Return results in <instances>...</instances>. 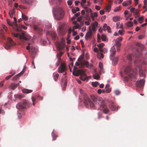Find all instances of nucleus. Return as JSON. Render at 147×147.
<instances>
[{
  "mask_svg": "<svg viewBox=\"0 0 147 147\" xmlns=\"http://www.w3.org/2000/svg\"><path fill=\"white\" fill-rule=\"evenodd\" d=\"M53 12L55 19L57 20H60L63 18L64 13L62 9L60 7H54Z\"/></svg>",
  "mask_w": 147,
  "mask_h": 147,
  "instance_id": "1",
  "label": "nucleus"
},
{
  "mask_svg": "<svg viewBox=\"0 0 147 147\" xmlns=\"http://www.w3.org/2000/svg\"><path fill=\"white\" fill-rule=\"evenodd\" d=\"M72 74L76 76H78L80 75V79L83 81L86 80L87 81L88 80V77L86 76L84 71L82 69H78L77 70H74Z\"/></svg>",
  "mask_w": 147,
  "mask_h": 147,
  "instance_id": "2",
  "label": "nucleus"
},
{
  "mask_svg": "<svg viewBox=\"0 0 147 147\" xmlns=\"http://www.w3.org/2000/svg\"><path fill=\"white\" fill-rule=\"evenodd\" d=\"M29 103L26 100H24L22 102L18 104L16 106L17 109L22 111L29 106Z\"/></svg>",
  "mask_w": 147,
  "mask_h": 147,
  "instance_id": "3",
  "label": "nucleus"
},
{
  "mask_svg": "<svg viewBox=\"0 0 147 147\" xmlns=\"http://www.w3.org/2000/svg\"><path fill=\"white\" fill-rule=\"evenodd\" d=\"M84 103L86 107H88L89 105L90 107L92 108L94 107V105L90 100L88 96L85 94L84 97Z\"/></svg>",
  "mask_w": 147,
  "mask_h": 147,
  "instance_id": "4",
  "label": "nucleus"
},
{
  "mask_svg": "<svg viewBox=\"0 0 147 147\" xmlns=\"http://www.w3.org/2000/svg\"><path fill=\"white\" fill-rule=\"evenodd\" d=\"M21 34L19 36L18 33L15 34L12 33V34L15 37L19 36L20 38L21 39H24L25 40H29L30 38V36L28 35H26L24 32H21Z\"/></svg>",
  "mask_w": 147,
  "mask_h": 147,
  "instance_id": "5",
  "label": "nucleus"
},
{
  "mask_svg": "<svg viewBox=\"0 0 147 147\" xmlns=\"http://www.w3.org/2000/svg\"><path fill=\"white\" fill-rule=\"evenodd\" d=\"M84 57V55H81L78 59V61L81 63L82 66L85 65L87 68L89 67V63L85 60H83Z\"/></svg>",
  "mask_w": 147,
  "mask_h": 147,
  "instance_id": "6",
  "label": "nucleus"
},
{
  "mask_svg": "<svg viewBox=\"0 0 147 147\" xmlns=\"http://www.w3.org/2000/svg\"><path fill=\"white\" fill-rule=\"evenodd\" d=\"M28 46L26 47L27 50H29V52H31L32 55H34L37 51V49L35 48L34 47L30 46V43H28Z\"/></svg>",
  "mask_w": 147,
  "mask_h": 147,
  "instance_id": "7",
  "label": "nucleus"
},
{
  "mask_svg": "<svg viewBox=\"0 0 147 147\" xmlns=\"http://www.w3.org/2000/svg\"><path fill=\"white\" fill-rule=\"evenodd\" d=\"M131 13H133V15L136 18H137L140 16V14L139 13L140 9H136L132 7L130 9Z\"/></svg>",
  "mask_w": 147,
  "mask_h": 147,
  "instance_id": "8",
  "label": "nucleus"
},
{
  "mask_svg": "<svg viewBox=\"0 0 147 147\" xmlns=\"http://www.w3.org/2000/svg\"><path fill=\"white\" fill-rule=\"evenodd\" d=\"M7 41V42L4 45L5 48L6 49H9L11 46L14 45V42L10 38H8Z\"/></svg>",
  "mask_w": 147,
  "mask_h": 147,
  "instance_id": "9",
  "label": "nucleus"
},
{
  "mask_svg": "<svg viewBox=\"0 0 147 147\" xmlns=\"http://www.w3.org/2000/svg\"><path fill=\"white\" fill-rule=\"evenodd\" d=\"M100 107L103 109V112L104 113L107 114L109 112V110L106 105L104 101L102 102L100 105Z\"/></svg>",
  "mask_w": 147,
  "mask_h": 147,
  "instance_id": "10",
  "label": "nucleus"
},
{
  "mask_svg": "<svg viewBox=\"0 0 147 147\" xmlns=\"http://www.w3.org/2000/svg\"><path fill=\"white\" fill-rule=\"evenodd\" d=\"M66 66L64 63L61 62L58 68V71L59 73H63L66 70Z\"/></svg>",
  "mask_w": 147,
  "mask_h": 147,
  "instance_id": "11",
  "label": "nucleus"
},
{
  "mask_svg": "<svg viewBox=\"0 0 147 147\" xmlns=\"http://www.w3.org/2000/svg\"><path fill=\"white\" fill-rule=\"evenodd\" d=\"M109 107L111 110L113 111H117L118 110V108H119V107L118 106L117 107V108H116V106L115 105V103L111 101L109 102Z\"/></svg>",
  "mask_w": 147,
  "mask_h": 147,
  "instance_id": "12",
  "label": "nucleus"
},
{
  "mask_svg": "<svg viewBox=\"0 0 147 147\" xmlns=\"http://www.w3.org/2000/svg\"><path fill=\"white\" fill-rule=\"evenodd\" d=\"M55 44L57 48L59 50H61L64 48V45L62 42H56Z\"/></svg>",
  "mask_w": 147,
  "mask_h": 147,
  "instance_id": "13",
  "label": "nucleus"
},
{
  "mask_svg": "<svg viewBox=\"0 0 147 147\" xmlns=\"http://www.w3.org/2000/svg\"><path fill=\"white\" fill-rule=\"evenodd\" d=\"M26 69V66H24L22 71L20 73L16 75L13 78V80H16L21 75H22L25 71V70Z\"/></svg>",
  "mask_w": 147,
  "mask_h": 147,
  "instance_id": "14",
  "label": "nucleus"
},
{
  "mask_svg": "<svg viewBox=\"0 0 147 147\" xmlns=\"http://www.w3.org/2000/svg\"><path fill=\"white\" fill-rule=\"evenodd\" d=\"M91 98L93 101L95 102L97 100H98L100 103H102V102L103 101H104L102 98L100 97H99L98 98H97L95 97V96L94 95H91Z\"/></svg>",
  "mask_w": 147,
  "mask_h": 147,
  "instance_id": "15",
  "label": "nucleus"
},
{
  "mask_svg": "<svg viewBox=\"0 0 147 147\" xmlns=\"http://www.w3.org/2000/svg\"><path fill=\"white\" fill-rule=\"evenodd\" d=\"M89 31L86 33L85 36V38L86 40L91 37L92 36V30L90 26H89Z\"/></svg>",
  "mask_w": 147,
  "mask_h": 147,
  "instance_id": "16",
  "label": "nucleus"
},
{
  "mask_svg": "<svg viewBox=\"0 0 147 147\" xmlns=\"http://www.w3.org/2000/svg\"><path fill=\"white\" fill-rule=\"evenodd\" d=\"M145 82L144 79L140 80L136 82V85L137 86L140 87L143 86Z\"/></svg>",
  "mask_w": 147,
  "mask_h": 147,
  "instance_id": "17",
  "label": "nucleus"
},
{
  "mask_svg": "<svg viewBox=\"0 0 147 147\" xmlns=\"http://www.w3.org/2000/svg\"><path fill=\"white\" fill-rule=\"evenodd\" d=\"M110 51L111 53L110 55L111 59H113V57L116 53V50L115 46H113L111 48Z\"/></svg>",
  "mask_w": 147,
  "mask_h": 147,
  "instance_id": "18",
  "label": "nucleus"
},
{
  "mask_svg": "<svg viewBox=\"0 0 147 147\" xmlns=\"http://www.w3.org/2000/svg\"><path fill=\"white\" fill-rule=\"evenodd\" d=\"M19 85V83L15 84L14 83H12L11 84V85L9 86V88L10 89L14 90Z\"/></svg>",
  "mask_w": 147,
  "mask_h": 147,
  "instance_id": "19",
  "label": "nucleus"
},
{
  "mask_svg": "<svg viewBox=\"0 0 147 147\" xmlns=\"http://www.w3.org/2000/svg\"><path fill=\"white\" fill-rule=\"evenodd\" d=\"M59 31L61 34L63 35L65 33V30L63 26H61L59 27Z\"/></svg>",
  "mask_w": 147,
  "mask_h": 147,
  "instance_id": "20",
  "label": "nucleus"
},
{
  "mask_svg": "<svg viewBox=\"0 0 147 147\" xmlns=\"http://www.w3.org/2000/svg\"><path fill=\"white\" fill-rule=\"evenodd\" d=\"M129 77L131 79V80L133 81H135L136 79V75L133 74H130L129 75Z\"/></svg>",
  "mask_w": 147,
  "mask_h": 147,
  "instance_id": "21",
  "label": "nucleus"
},
{
  "mask_svg": "<svg viewBox=\"0 0 147 147\" xmlns=\"http://www.w3.org/2000/svg\"><path fill=\"white\" fill-rule=\"evenodd\" d=\"M16 12L15 9L13 8V10H10L9 11V15L11 18H12L13 14H15Z\"/></svg>",
  "mask_w": 147,
  "mask_h": 147,
  "instance_id": "22",
  "label": "nucleus"
},
{
  "mask_svg": "<svg viewBox=\"0 0 147 147\" xmlns=\"http://www.w3.org/2000/svg\"><path fill=\"white\" fill-rule=\"evenodd\" d=\"M131 70V68L130 66H127L125 69L124 72L126 74H128Z\"/></svg>",
  "mask_w": 147,
  "mask_h": 147,
  "instance_id": "23",
  "label": "nucleus"
},
{
  "mask_svg": "<svg viewBox=\"0 0 147 147\" xmlns=\"http://www.w3.org/2000/svg\"><path fill=\"white\" fill-rule=\"evenodd\" d=\"M49 34L51 36V37L53 39L55 40L56 38V34L53 31H51L49 32Z\"/></svg>",
  "mask_w": 147,
  "mask_h": 147,
  "instance_id": "24",
  "label": "nucleus"
},
{
  "mask_svg": "<svg viewBox=\"0 0 147 147\" xmlns=\"http://www.w3.org/2000/svg\"><path fill=\"white\" fill-rule=\"evenodd\" d=\"M22 91L24 93H29L32 92V90L26 89H24L22 90Z\"/></svg>",
  "mask_w": 147,
  "mask_h": 147,
  "instance_id": "25",
  "label": "nucleus"
},
{
  "mask_svg": "<svg viewBox=\"0 0 147 147\" xmlns=\"http://www.w3.org/2000/svg\"><path fill=\"white\" fill-rule=\"evenodd\" d=\"M104 46V44L103 43H101L97 45V46L100 48L99 50L101 52H103V50L101 49Z\"/></svg>",
  "mask_w": 147,
  "mask_h": 147,
  "instance_id": "26",
  "label": "nucleus"
},
{
  "mask_svg": "<svg viewBox=\"0 0 147 147\" xmlns=\"http://www.w3.org/2000/svg\"><path fill=\"white\" fill-rule=\"evenodd\" d=\"M7 22L8 24L10 26H12L13 24L15 26H16L17 27V25L16 24V23L15 22H13V24H12V23L10 22L9 20L8 19H7Z\"/></svg>",
  "mask_w": 147,
  "mask_h": 147,
  "instance_id": "27",
  "label": "nucleus"
},
{
  "mask_svg": "<svg viewBox=\"0 0 147 147\" xmlns=\"http://www.w3.org/2000/svg\"><path fill=\"white\" fill-rule=\"evenodd\" d=\"M139 75L140 76L144 77L145 76V74L144 73V71L141 68H139Z\"/></svg>",
  "mask_w": 147,
  "mask_h": 147,
  "instance_id": "28",
  "label": "nucleus"
},
{
  "mask_svg": "<svg viewBox=\"0 0 147 147\" xmlns=\"http://www.w3.org/2000/svg\"><path fill=\"white\" fill-rule=\"evenodd\" d=\"M91 17L93 20H94V18L97 17L98 16L97 13L96 12H94L93 13H91L90 15Z\"/></svg>",
  "mask_w": 147,
  "mask_h": 147,
  "instance_id": "29",
  "label": "nucleus"
},
{
  "mask_svg": "<svg viewBox=\"0 0 147 147\" xmlns=\"http://www.w3.org/2000/svg\"><path fill=\"white\" fill-rule=\"evenodd\" d=\"M99 66L100 69V72L104 73L102 63L101 62H99Z\"/></svg>",
  "mask_w": 147,
  "mask_h": 147,
  "instance_id": "30",
  "label": "nucleus"
},
{
  "mask_svg": "<svg viewBox=\"0 0 147 147\" xmlns=\"http://www.w3.org/2000/svg\"><path fill=\"white\" fill-rule=\"evenodd\" d=\"M22 1L23 3L29 4L32 3V0H26V1L22 0Z\"/></svg>",
  "mask_w": 147,
  "mask_h": 147,
  "instance_id": "31",
  "label": "nucleus"
},
{
  "mask_svg": "<svg viewBox=\"0 0 147 147\" xmlns=\"http://www.w3.org/2000/svg\"><path fill=\"white\" fill-rule=\"evenodd\" d=\"M113 20L114 22L118 21L120 20V18L119 16H116L113 18Z\"/></svg>",
  "mask_w": 147,
  "mask_h": 147,
  "instance_id": "32",
  "label": "nucleus"
},
{
  "mask_svg": "<svg viewBox=\"0 0 147 147\" xmlns=\"http://www.w3.org/2000/svg\"><path fill=\"white\" fill-rule=\"evenodd\" d=\"M136 45L138 47H140L141 50H144V45L140 43H137L136 44Z\"/></svg>",
  "mask_w": 147,
  "mask_h": 147,
  "instance_id": "33",
  "label": "nucleus"
},
{
  "mask_svg": "<svg viewBox=\"0 0 147 147\" xmlns=\"http://www.w3.org/2000/svg\"><path fill=\"white\" fill-rule=\"evenodd\" d=\"M126 24L127 27H131L133 25L132 22L130 21H128L127 23H126Z\"/></svg>",
  "mask_w": 147,
  "mask_h": 147,
  "instance_id": "34",
  "label": "nucleus"
},
{
  "mask_svg": "<svg viewBox=\"0 0 147 147\" xmlns=\"http://www.w3.org/2000/svg\"><path fill=\"white\" fill-rule=\"evenodd\" d=\"M118 58V57H116L114 58H113V59H111L112 60L113 63H114V64H115L117 63Z\"/></svg>",
  "mask_w": 147,
  "mask_h": 147,
  "instance_id": "35",
  "label": "nucleus"
},
{
  "mask_svg": "<svg viewBox=\"0 0 147 147\" xmlns=\"http://www.w3.org/2000/svg\"><path fill=\"white\" fill-rule=\"evenodd\" d=\"M34 28L35 30L36 31H39L40 32H41L42 31V29H39L38 26L36 25H34Z\"/></svg>",
  "mask_w": 147,
  "mask_h": 147,
  "instance_id": "36",
  "label": "nucleus"
},
{
  "mask_svg": "<svg viewBox=\"0 0 147 147\" xmlns=\"http://www.w3.org/2000/svg\"><path fill=\"white\" fill-rule=\"evenodd\" d=\"M144 19V16H142L138 18V20L140 23L141 24L143 22Z\"/></svg>",
  "mask_w": 147,
  "mask_h": 147,
  "instance_id": "37",
  "label": "nucleus"
},
{
  "mask_svg": "<svg viewBox=\"0 0 147 147\" xmlns=\"http://www.w3.org/2000/svg\"><path fill=\"white\" fill-rule=\"evenodd\" d=\"M84 8L85 9L87 13H89L91 12V10L90 8L86 7H84Z\"/></svg>",
  "mask_w": 147,
  "mask_h": 147,
  "instance_id": "38",
  "label": "nucleus"
},
{
  "mask_svg": "<svg viewBox=\"0 0 147 147\" xmlns=\"http://www.w3.org/2000/svg\"><path fill=\"white\" fill-rule=\"evenodd\" d=\"M115 45L117 47H120L121 45V43L118 40H115Z\"/></svg>",
  "mask_w": 147,
  "mask_h": 147,
  "instance_id": "39",
  "label": "nucleus"
},
{
  "mask_svg": "<svg viewBox=\"0 0 147 147\" xmlns=\"http://www.w3.org/2000/svg\"><path fill=\"white\" fill-rule=\"evenodd\" d=\"M111 5L109 4L105 8L106 11H107L109 12L111 9Z\"/></svg>",
  "mask_w": 147,
  "mask_h": 147,
  "instance_id": "40",
  "label": "nucleus"
},
{
  "mask_svg": "<svg viewBox=\"0 0 147 147\" xmlns=\"http://www.w3.org/2000/svg\"><path fill=\"white\" fill-rule=\"evenodd\" d=\"M136 51L137 53L135 55L136 57H138L141 55V52L138 49H136Z\"/></svg>",
  "mask_w": 147,
  "mask_h": 147,
  "instance_id": "41",
  "label": "nucleus"
},
{
  "mask_svg": "<svg viewBox=\"0 0 147 147\" xmlns=\"http://www.w3.org/2000/svg\"><path fill=\"white\" fill-rule=\"evenodd\" d=\"M75 65L77 66H79L81 68H84L85 67V65H84L83 66H82L81 65V63L80 62H76L75 63Z\"/></svg>",
  "mask_w": 147,
  "mask_h": 147,
  "instance_id": "42",
  "label": "nucleus"
},
{
  "mask_svg": "<svg viewBox=\"0 0 147 147\" xmlns=\"http://www.w3.org/2000/svg\"><path fill=\"white\" fill-rule=\"evenodd\" d=\"M52 135L53 137V140H55L56 139V138L57 137V135L54 132H52Z\"/></svg>",
  "mask_w": 147,
  "mask_h": 147,
  "instance_id": "43",
  "label": "nucleus"
},
{
  "mask_svg": "<svg viewBox=\"0 0 147 147\" xmlns=\"http://www.w3.org/2000/svg\"><path fill=\"white\" fill-rule=\"evenodd\" d=\"M130 4L129 3V1H125L123 2L122 3V5L123 6H126L128 5L129 4Z\"/></svg>",
  "mask_w": 147,
  "mask_h": 147,
  "instance_id": "44",
  "label": "nucleus"
},
{
  "mask_svg": "<svg viewBox=\"0 0 147 147\" xmlns=\"http://www.w3.org/2000/svg\"><path fill=\"white\" fill-rule=\"evenodd\" d=\"M99 83L98 82H92V85L94 87H96L98 85H99Z\"/></svg>",
  "mask_w": 147,
  "mask_h": 147,
  "instance_id": "45",
  "label": "nucleus"
},
{
  "mask_svg": "<svg viewBox=\"0 0 147 147\" xmlns=\"http://www.w3.org/2000/svg\"><path fill=\"white\" fill-rule=\"evenodd\" d=\"M22 18L23 20H28V17L23 13H22Z\"/></svg>",
  "mask_w": 147,
  "mask_h": 147,
  "instance_id": "46",
  "label": "nucleus"
},
{
  "mask_svg": "<svg viewBox=\"0 0 147 147\" xmlns=\"http://www.w3.org/2000/svg\"><path fill=\"white\" fill-rule=\"evenodd\" d=\"M92 27L96 28L98 26V23L97 22H95L92 24Z\"/></svg>",
  "mask_w": 147,
  "mask_h": 147,
  "instance_id": "47",
  "label": "nucleus"
},
{
  "mask_svg": "<svg viewBox=\"0 0 147 147\" xmlns=\"http://www.w3.org/2000/svg\"><path fill=\"white\" fill-rule=\"evenodd\" d=\"M63 52H60L59 53L57 54V56L58 58V59L59 58L60 59L61 57L63 55Z\"/></svg>",
  "mask_w": 147,
  "mask_h": 147,
  "instance_id": "48",
  "label": "nucleus"
},
{
  "mask_svg": "<svg viewBox=\"0 0 147 147\" xmlns=\"http://www.w3.org/2000/svg\"><path fill=\"white\" fill-rule=\"evenodd\" d=\"M59 76L58 74H57L54 76V79L55 81H57Z\"/></svg>",
  "mask_w": 147,
  "mask_h": 147,
  "instance_id": "49",
  "label": "nucleus"
},
{
  "mask_svg": "<svg viewBox=\"0 0 147 147\" xmlns=\"http://www.w3.org/2000/svg\"><path fill=\"white\" fill-rule=\"evenodd\" d=\"M80 25L77 24L76 25H75L74 26H73V31L76 28H78L80 27Z\"/></svg>",
  "mask_w": 147,
  "mask_h": 147,
  "instance_id": "50",
  "label": "nucleus"
},
{
  "mask_svg": "<svg viewBox=\"0 0 147 147\" xmlns=\"http://www.w3.org/2000/svg\"><path fill=\"white\" fill-rule=\"evenodd\" d=\"M133 55L132 54H129L127 57V59L129 61H131V58Z\"/></svg>",
  "mask_w": 147,
  "mask_h": 147,
  "instance_id": "51",
  "label": "nucleus"
},
{
  "mask_svg": "<svg viewBox=\"0 0 147 147\" xmlns=\"http://www.w3.org/2000/svg\"><path fill=\"white\" fill-rule=\"evenodd\" d=\"M121 10V8L120 7H117L115 8L114 10V12H117Z\"/></svg>",
  "mask_w": 147,
  "mask_h": 147,
  "instance_id": "52",
  "label": "nucleus"
},
{
  "mask_svg": "<svg viewBox=\"0 0 147 147\" xmlns=\"http://www.w3.org/2000/svg\"><path fill=\"white\" fill-rule=\"evenodd\" d=\"M114 93L116 95H118L120 94V92L119 90H116L114 91Z\"/></svg>",
  "mask_w": 147,
  "mask_h": 147,
  "instance_id": "53",
  "label": "nucleus"
},
{
  "mask_svg": "<svg viewBox=\"0 0 147 147\" xmlns=\"http://www.w3.org/2000/svg\"><path fill=\"white\" fill-rule=\"evenodd\" d=\"M106 37L105 35H102L101 36V39L103 41H105L106 40Z\"/></svg>",
  "mask_w": 147,
  "mask_h": 147,
  "instance_id": "54",
  "label": "nucleus"
},
{
  "mask_svg": "<svg viewBox=\"0 0 147 147\" xmlns=\"http://www.w3.org/2000/svg\"><path fill=\"white\" fill-rule=\"evenodd\" d=\"M100 76L98 75H95L94 76V78L96 80H98L99 79Z\"/></svg>",
  "mask_w": 147,
  "mask_h": 147,
  "instance_id": "55",
  "label": "nucleus"
},
{
  "mask_svg": "<svg viewBox=\"0 0 147 147\" xmlns=\"http://www.w3.org/2000/svg\"><path fill=\"white\" fill-rule=\"evenodd\" d=\"M86 2V0H82V2H81V5L84 7V3H85Z\"/></svg>",
  "mask_w": 147,
  "mask_h": 147,
  "instance_id": "56",
  "label": "nucleus"
},
{
  "mask_svg": "<svg viewBox=\"0 0 147 147\" xmlns=\"http://www.w3.org/2000/svg\"><path fill=\"white\" fill-rule=\"evenodd\" d=\"M72 30L71 29V28L69 29L68 31V37L69 38L70 36V34L71 33Z\"/></svg>",
  "mask_w": 147,
  "mask_h": 147,
  "instance_id": "57",
  "label": "nucleus"
},
{
  "mask_svg": "<svg viewBox=\"0 0 147 147\" xmlns=\"http://www.w3.org/2000/svg\"><path fill=\"white\" fill-rule=\"evenodd\" d=\"M32 101L33 102V105H34L35 104V98L34 97H32Z\"/></svg>",
  "mask_w": 147,
  "mask_h": 147,
  "instance_id": "58",
  "label": "nucleus"
},
{
  "mask_svg": "<svg viewBox=\"0 0 147 147\" xmlns=\"http://www.w3.org/2000/svg\"><path fill=\"white\" fill-rule=\"evenodd\" d=\"M2 27L6 31L7 30L8 28L5 25L2 24Z\"/></svg>",
  "mask_w": 147,
  "mask_h": 147,
  "instance_id": "59",
  "label": "nucleus"
},
{
  "mask_svg": "<svg viewBox=\"0 0 147 147\" xmlns=\"http://www.w3.org/2000/svg\"><path fill=\"white\" fill-rule=\"evenodd\" d=\"M128 78L127 76H125L124 78V79H123V81L124 82H127L128 81Z\"/></svg>",
  "mask_w": 147,
  "mask_h": 147,
  "instance_id": "60",
  "label": "nucleus"
},
{
  "mask_svg": "<svg viewBox=\"0 0 147 147\" xmlns=\"http://www.w3.org/2000/svg\"><path fill=\"white\" fill-rule=\"evenodd\" d=\"M124 31L123 30H119L118 31V33L120 35H123V32Z\"/></svg>",
  "mask_w": 147,
  "mask_h": 147,
  "instance_id": "61",
  "label": "nucleus"
},
{
  "mask_svg": "<svg viewBox=\"0 0 147 147\" xmlns=\"http://www.w3.org/2000/svg\"><path fill=\"white\" fill-rule=\"evenodd\" d=\"M106 89V93H109L111 91V89L109 88H107Z\"/></svg>",
  "mask_w": 147,
  "mask_h": 147,
  "instance_id": "62",
  "label": "nucleus"
},
{
  "mask_svg": "<svg viewBox=\"0 0 147 147\" xmlns=\"http://www.w3.org/2000/svg\"><path fill=\"white\" fill-rule=\"evenodd\" d=\"M106 29L107 30L108 32L109 33H110L111 32V28L109 26H107Z\"/></svg>",
  "mask_w": 147,
  "mask_h": 147,
  "instance_id": "63",
  "label": "nucleus"
},
{
  "mask_svg": "<svg viewBox=\"0 0 147 147\" xmlns=\"http://www.w3.org/2000/svg\"><path fill=\"white\" fill-rule=\"evenodd\" d=\"M95 8L96 10H99L100 9V7L97 5H95Z\"/></svg>",
  "mask_w": 147,
  "mask_h": 147,
  "instance_id": "64",
  "label": "nucleus"
}]
</instances>
